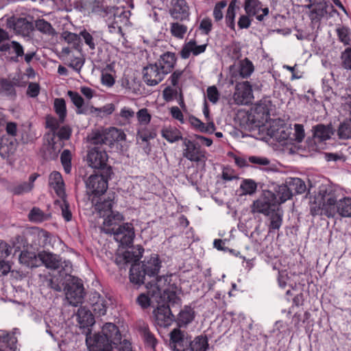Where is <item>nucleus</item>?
I'll use <instances>...</instances> for the list:
<instances>
[{"mask_svg":"<svg viewBox=\"0 0 351 351\" xmlns=\"http://www.w3.org/2000/svg\"><path fill=\"white\" fill-rule=\"evenodd\" d=\"M237 116L242 115V122L250 130L266 129L269 135L274 133L285 125V121L279 117L271 118L270 111H237ZM274 117L276 115L273 114Z\"/></svg>","mask_w":351,"mask_h":351,"instance_id":"obj_1","label":"nucleus"},{"mask_svg":"<svg viewBox=\"0 0 351 351\" xmlns=\"http://www.w3.org/2000/svg\"><path fill=\"white\" fill-rule=\"evenodd\" d=\"M119 328L113 323H106L101 331L86 337V342L90 351H111L123 342Z\"/></svg>","mask_w":351,"mask_h":351,"instance_id":"obj_2","label":"nucleus"},{"mask_svg":"<svg viewBox=\"0 0 351 351\" xmlns=\"http://www.w3.org/2000/svg\"><path fill=\"white\" fill-rule=\"evenodd\" d=\"M114 172L112 167L106 169L104 172H95L85 181L86 193L94 197L105 193L108 187V181L112 179Z\"/></svg>","mask_w":351,"mask_h":351,"instance_id":"obj_3","label":"nucleus"},{"mask_svg":"<svg viewBox=\"0 0 351 351\" xmlns=\"http://www.w3.org/2000/svg\"><path fill=\"white\" fill-rule=\"evenodd\" d=\"M252 86L249 82H239L236 84L235 92L232 97H222V103L230 108L232 105H247L252 103L253 99Z\"/></svg>","mask_w":351,"mask_h":351,"instance_id":"obj_4","label":"nucleus"},{"mask_svg":"<svg viewBox=\"0 0 351 351\" xmlns=\"http://www.w3.org/2000/svg\"><path fill=\"white\" fill-rule=\"evenodd\" d=\"M339 194L332 186V191L330 193V197L327 199L328 202V213L334 217L337 214L342 217H351V198L343 197L338 199Z\"/></svg>","mask_w":351,"mask_h":351,"instance_id":"obj_5","label":"nucleus"},{"mask_svg":"<svg viewBox=\"0 0 351 351\" xmlns=\"http://www.w3.org/2000/svg\"><path fill=\"white\" fill-rule=\"evenodd\" d=\"M64 289L66 291V297L69 302L77 306L82 303L85 295V290L82 280L73 276H70L66 280Z\"/></svg>","mask_w":351,"mask_h":351,"instance_id":"obj_6","label":"nucleus"},{"mask_svg":"<svg viewBox=\"0 0 351 351\" xmlns=\"http://www.w3.org/2000/svg\"><path fill=\"white\" fill-rule=\"evenodd\" d=\"M106 234H113L114 240L122 247H130L135 237L134 228L131 223H123L117 228H108Z\"/></svg>","mask_w":351,"mask_h":351,"instance_id":"obj_7","label":"nucleus"},{"mask_svg":"<svg viewBox=\"0 0 351 351\" xmlns=\"http://www.w3.org/2000/svg\"><path fill=\"white\" fill-rule=\"evenodd\" d=\"M112 304L111 297L102 295L98 292H91L88 295L86 306L97 317L106 314L107 309Z\"/></svg>","mask_w":351,"mask_h":351,"instance_id":"obj_8","label":"nucleus"},{"mask_svg":"<svg viewBox=\"0 0 351 351\" xmlns=\"http://www.w3.org/2000/svg\"><path fill=\"white\" fill-rule=\"evenodd\" d=\"M144 248L140 245L132 246L131 250L117 252L114 257V263L119 269H125L128 264L138 262L143 256Z\"/></svg>","mask_w":351,"mask_h":351,"instance_id":"obj_9","label":"nucleus"},{"mask_svg":"<svg viewBox=\"0 0 351 351\" xmlns=\"http://www.w3.org/2000/svg\"><path fill=\"white\" fill-rule=\"evenodd\" d=\"M108 154L105 149L99 147H94L88 151L87 161L89 165L95 169V172H104L106 169L112 167L107 163Z\"/></svg>","mask_w":351,"mask_h":351,"instance_id":"obj_10","label":"nucleus"},{"mask_svg":"<svg viewBox=\"0 0 351 351\" xmlns=\"http://www.w3.org/2000/svg\"><path fill=\"white\" fill-rule=\"evenodd\" d=\"M29 239H31L30 246L38 249V247H53V235L38 227H33L29 229Z\"/></svg>","mask_w":351,"mask_h":351,"instance_id":"obj_11","label":"nucleus"},{"mask_svg":"<svg viewBox=\"0 0 351 351\" xmlns=\"http://www.w3.org/2000/svg\"><path fill=\"white\" fill-rule=\"evenodd\" d=\"M45 139L46 143L43 144L41 148L43 157L47 160L56 159L63 147V142H58L56 140L55 132L47 134Z\"/></svg>","mask_w":351,"mask_h":351,"instance_id":"obj_12","label":"nucleus"},{"mask_svg":"<svg viewBox=\"0 0 351 351\" xmlns=\"http://www.w3.org/2000/svg\"><path fill=\"white\" fill-rule=\"evenodd\" d=\"M183 144L186 147L184 151V157L191 161L205 162L207 159L206 151L202 149L198 143L184 138Z\"/></svg>","mask_w":351,"mask_h":351,"instance_id":"obj_13","label":"nucleus"},{"mask_svg":"<svg viewBox=\"0 0 351 351\" xmlns=\"http://www.w3.org/2000/svg\"><path fill=\"white\" fill-rule=\"evenodd\" d=\"M331 191L332 186L330 185L322 186L319 188V195L321 197V202L319 205L315 203L311 206L310 211L313 216L326 215L328 217H331L328 213L329 201L327 200L330 197V193Z\"/></svg>","mask_w":351,"mask_h":351,"instance_id":"obj_14","label":"nucleus"},{"mask_svg":"<svg viewBox=\"0 0 351 351\" xmlns=\"http://www.w3.org/2000/svg\"><path fill=\"white\" fill-rule=\"evenodd\" d=\"M149 285L152 287V297L159 298L160 300L165 302L166 305L175 306L176 304L180 305L181 304V298L178 296L180 293L175 292V291H169L164 289L163 292L161 293V290L157 283L152 284V281L147 282L146 287L149 288Z\"/></svg>","mask_w":351,"mask_h":351,"instance_id":"obj_15","label":"nucleus"},{"mask_svg":"<svg viewBox=\"0 0 351 351\" xmlns=\"http://www.w3.org/2000/svg\"><path fill=\"white\" fill-rule=\"evenodd\" d=\"M162 262L159 256L156 254H152L149 258H145L142 262V267L148 278H154V284L161 281L162 277L158 276V273L161 268Z\"/></svg>","mask_w":351,"mask_h":351,"instance_id":"obj_16","label":"nucleus"},{"mask_svg":"<svg viewBox=\"0 0 351 351\" xmlns=\"http://www.w3.org/2000/svg\"><path fill=\"white\" fill-rule=\"evenodd\" d=\"M154 322L156 326L167 328L175 322L176 317L172 313L169 305L162 304L158 305L156 308L153 311Z\"/></svg>","mask_w":351,"mask_h":351,"instance_id":"obj_17","label":"nucleus"},{"mask_svg":"<svg viewBox=\"0 0 351 351\" xmlns=\"http://www.w3.org/2000/svg\"><path fill=\"white\" fill-rule=\"evenodd\" d=\"M169 346L173 351H187L189 339L184 331L179 328L173 329L169 333Z\"/></svg>","mask_w":351,"mask_h":351,"instance_id":"obj_18","label":"nucleus"},{"mask_svg":"<svg viewBox=\"0 0 351 351\" xmlns=\"http://www.w3.org/2000/svg\"><path fill=\"white\" fill-rule=\"evenodd\" d=\"M143 79L149 86H156L163 80L167 75L158 65V63L144 67Z\"/></svg>","mask_w":351,"mask_h":351,"instance_id":"obj_19","label":"nucleus"},{"mask_svg":"<svg viewBox=\"0 0 351 351\" xmlns=\"http://www.w3.org/2000/svg\"><path fill=\"white\" fill-rule=\"evenodd\" d=\"M6 26L8 29H12L15 34L23 36H27L34 29L32 23L26 19L14 16L7 19Z\"/></svg>","mask_w":351,"mask_h":351,"instance_id":"obj_20","label":"nucleus"},{"mask_svg":"<svg viewBox=\"0 0 351 351\" xmlns=\"http://www.w3.org/2000/svg\"><path fill=\"white\" fill-rule=\"evenodd\" d=\"M95 197L92 199L95 211L100 217H104L110 213L112 212V206L114 204V194H108L106 197H99V199L95 202Z\"/></svg>","mask_w":351,"mask_h":351,"instance_id":"obj_21","label":"nucleus"},{"mask_svg":"<svg viewBox=\"0 0 351 351\" xmlns=\"http://www.w3.org/2000/svg\"><path fill=\"white\" fill-rule=\"evenodd\" d=\"M169 14L172 18L184 21L189 17V8L185 0H171Z\"/></svg>","mask_w":351,"mask_h":351,"instance_id":"obj_22","label":"nucleus"},{"mask_svg":"<svg viewBox=\"0 0 351 351\" xmlns=\"http://www.w3.org/2000/svg\"><path fill=\"white\" fill-rule=\"evenodd\" d=\"M315 6L310 11L309 18L313 23H319L322 19L328 14L329 3L324 0L314 1Z\"/></svg>","mask_w":351,"mask_h":351,"instance_id":"obj_23","label":"nucleus"},{"mask_svg":"<svg viewBox=\"0 0 351 351\" xmlns=\"http://www.w3.org/2000/svg\"><path fill=\"white\" fill-rule=\"evenodd\" d=\"M0 51L2 52H8L9 54H14L10 57V60L14 62H20L24 55L23 47L17 41H11L8 45H1Z\"/></svg>","mask_w":351,"mask_h":351,"instance_id":"obj_24","label":"nucleus"},{"mask_svg":"<svg viewBox=\"0 0 351 351\" xmlns=\"http://www.w3.org/2000/svg\"><path fill=\"white\" fill-rule=\"evenodd\" d=\"M146 277H147V276L141 263L134 262L132 264L129 274V278L131 283L137 287H140L145 284Z\"/></svg>","mask_w":351,"mask_h":351,"instance_id":"obj_25","label":"nucleus"},{"mask_svg":"<svg viewBox=\"0 0 351 351\" xmlns=\"http://www.w3.org/2000/svg\"><path fill=\"white\" fill-rule=\"evenodd\" d=\"M77 320L81 328L87 329L90 330L91 327L95 324V315L92 311L86 305L81 306L77 311Z\"/></svg>","mask_w":351,"mask_h":351,"instance_id":"obj_26","label":"nucleus"},{"mask_svg":"<svg viewBox=\"0 0 351 351\" xmlns=\"http://www.w3.org/2000/svg\"><path fill=\"white\" fill-rule=\"evenodd\" d=\"M38 257L47 268L51 269L60 268L61 258L59 255L43 250L38 253Z\"/></svg>","mask_w":351,"mask_h":351,"instance_id":"obj_27","label":"nucleus"},{"mask_svg":"<svg viewBox=\"0 0 351 351\" xmlns=\"http://www.w3.org/2000/svg\"><path fill=\"white\" fill-rule=\"evenodd\" d=\"M195 317V312L194 309L191 306L185 305L178 313L175 322L179 328H186L194 320Z\"/></svg>","mask_w":351,"mask_h":351,"instance_id":"obj_28","label":"nucleus"},{"mask_svg":"<svg viewBox=\"0 0 351 351\" xmlns=\"http://www.w3.org/2000/svg\"><path fill=\"white\" fill-rule=\"evenodd\" d=\"M206 46L207 45H197L195 40H191L183 45L180 53L183 59H187L191 53H193V56H198L204 52Z\"/></svg>","mask_w":351,"mask_h":351,"instance_id":"obj_29","label":"nucleus"},{"mask_svg":"<svg viewBox=\"0 0 351 351\" xmlns=\"http://www.w3.org/2000/svg\"><path fill=\"white\" fill-rule=\"evenodd\" d=\"M177 61L176 56L173 52L167 51L162 53L158 59V66L166 73H169L174 68Z\"/></svg>","mask_w":351,"mask_h":351,"instance_id":"obj_30","label":"nucleus"},{"mask_svg":"<svg viewBox=\"0 0 351 351\" xmlns=\"http://www.w3.org/2000/svg\"><path fill=\"white\" fill-rule=\"evenodd\" d=\"M17 142L14 138L3 136L0 141V156L3 158L13 155L16 150Z\"/></svg>","mask_w":351,"mask_h":351,"instance_id":"obj_31","label":"nucleus"},{"mask_svg":"<svg viewBox=\"0 0 351 351\" xmlns=\"http://www.w3.org/2000/svg\"><path fill=\"white\" fill-rule=\"evenodd\" d=\"M192 128L200 132L212 134L215 130V125L213 121L206 123H203L200 119L194 116H188V121Z\"/></svg>","mask_w":351,"mask_h":351,"instance_id":"obj_32","label":"nucleus"},{"mask_svg":"<svg viewBox=\"0 0 351 351\" xmlns=\"http://www.w3.org/2000/svg\"><path fill=\"white\" fill-rule=\"evenodd\" d=\"M106 145L111 147L115 142L123 141L125 139L126 135L121 129L111 127L104 130Z\"/></svg>","mask_w":351,"mask_h":351,"instance_id":"obj_33","label":"nucleus"},{"mask_svg":"<svg viewBox=\"0 0 351 351\" xmlns=\"http://www.w3.org/2000/svg\"><path fill=\"white\" fill-rule=\"evenodd\" d=\"M274 204L265 202L264 198L259 197L254 200L251 206V212L252 213H261L265 216H269L271 211H274Z\"/></svg>","mask_w":351,"mask_h":351,"instance_id":"obj_34","label":"nucleus"},{"mask_svg":"<svg viewBox=\"0 0 351 351\" xmlns=\"http://www.w3.org/2000/svg\"><path fill=\"white\" fill-rule=\"evenodd\" d=\"M104 218V220L101 230L105 233L106 229L117 228L119 226H121L119 223L124 220L123 215L117 211H112Z\"/></svg>","mask_w":351,"mask_h":351,"instance_id":"obj_35","label":"nucleus"},{"mask_svg":"<svg viewBox=\"0 0 351 351\" xmlns=\"http://www.w3.org/2000/svg\"><path fill=\"white\" fill-rule=\"evenodd\" d=\"M16 343L17 338L14 333L4 331L3 334L0 335V351H16Z\"/></svg>","mask_w":351,"mask_h":351,"instance_id":"obj_36","label":"nucleus"},{"mask_svg":"<svg viewBox=\"0 0 351 351\" xmlns=\"http://www.w3.org/2000/svg\"><path fill=\"white\" fill-rule=\"evenodd\" d=\"M189 351H206L208 348V339L206 335H199L193 341L189 339Z\"/></svg>","mask_w":351,"mask_h":351,"instance_id":"obj_37","label":"nucleus"},{"mask_svg":"<svg viewBox=\"0 0 351 351\" xmlns=\"http://www.w3.org/2000/svg\"><path fill=\"white\" fill-rule=\"evenodd\" d=\"M269 217V224L268 226L269 232H272L278 230L282 223L283 211L277 208L268 216Z\"/></svg>","mask_w":351,"mask_h":351,"instance_id":"obj_38","label":"nucleus"},{"mask_svg":"<svg viewBox=\"0 0 351 351\" xmlns=\"http://www.w3.org/2000/svg\"><path fill=\"white\" fill-rule=\"evenodd\" d=\"M16 82L8 79H0V95L14 98L16 95Z\"/></svg>","mask_w":351,"mask_h":351,"instance_id":"obj_39","label":"nucleus"},{"mask_svg":"<svg viewBox=\"0 0 351 351\" xmlns=\"http://www.w3.org/2000/svg\"><path fill=\"white\" fill-rule=\"evenodd\" d=\"M38 254L35 252L22 250L19 255V261L29 267H36L38 266Z\"/></svg>","mask_w":351,"mask_h":351,"instance_id":"obj_40","label":"nucleus"},{"mask_svg":"<svg viewBox=\"0 0 351 351\" xmlns=\"http://www.w3.org/2000/svg\"><path fill=\"white\" fill-rule=\"evenodd\" d=\"M162 136L169 143H174L179 140H183L180 132L173 127H165L161 130Z\"/></svg>","mask_w":351,"mask_h":351,"instance_id":"obj_41","label":"nucleus"},{"mask_svg":"<svg viewBox=\"0 0 351 351\" xmlns=\"http://www.w3.org/2000/svg\"><path fill=\"white\" fill-rule=\"evenodd\" d=\"M248 161L259 167H263L262 169L267 172L274 171L276 169L274 165H271L270 160L266 157L251 156L248 158Z\"/></svg>","mask_w":351,"mask_h":351,"instance_id":"obj_42","label":"nucleus"},{"mask_svg":"<svg viewBox=\"0 0 351 351\" xmlns=\"http://www.w3.org/2000/svg\"><path fill=\"white\" fill-rule=\"evenodd\" d=\"M31 239H29V230L22 234L16 235L12 242L13 247L15 251H20L21 248H25L30 245Z\"/></svg>","mask_w":351,"mask_h":351,"instance_id":"obj_43","label":"nucleus"},{"mask_svg":"<svg viewBox=\"0 0 351 351\" xmlns=\"http://www.w3.org/2000/svg\"><path fill=\"white\" fill-rule=\"evenodd\" d=\"M51 217V214L45 213L38 207H33L28 214L29 220L36 223H40L49 220Z\"/></svg>","mask_w":351,"mask_h":351,"instance_id":"obj_44","label":"nucleus"},{"mask_svg":"<svg viewBox=\"0 0 351 351\" xmlns=\"http://www.w3.org/2000/svg\"><path fill=\"white\" fill-rule=\"evenodd\" d=\"M258 185L262 187L263 184L257 183L252 179H243L241 181L240 189L243 195H252L256 192Z\"/></svg>","mask_w":351,"mask_h":351,"instance_id":"obj_45","label":"nucleus"},{"mask_svg":"<svg viewBox=\"0 0 351 351\" xmlns=\"http://www.w3.org/2000/svg\"><path fill=\"white\" fill-rule=\"evenodd\" d=\"M276 192L279 205L291 199L293 196V193H291L287 183L286 184L278 186L276 189Z\"/></svg>","mask_w":351,"mask_h":351,"instance_id":"obj_46","label":"nucleus"},{"mask_svg":"<svg viewBox=\"0 0 351 351\" xmlns=\"http://www.w3.org/2000/svg\"><path fill=\"white\" fill-rule=\"evenodd\" d=\"M36 29L43 34L53 36L56 34V29L51 24L45 19H38L35 21Z\"/></svg>","mask_w":351,"mask_h":351,"instance_id":"obj_47","label":"nucleus"},{"mask_svg":"<svg viewBox=\"0 0 351 351\" xmlns=\"http://www.w3.org/2000/svg\"><path fill=\"white\" fill-rule=\"evenodd\" d=\"M157 134L154 128L142 127L137 130V139L141 140L142 142L149 141L156 137Z\"/></svg>","mask_w":351,"mask_h":351,"instance_id":"obj_48","label":"nucleus"},{"mask_svg":"<svg viewBox=\"0 0 351 351\" xmlns=\"http://www.w3.org/2000/svg\"><path fill=\"white\" fill-rule=\"evenodd\" d=\"M254 70L252 62L247 58L239 62L238 75L242 78H247L251 75Z\"/></svg>","mask_w":351,"mask_h":351,"instance_id":"obj_49","label":"nucleus"},{"mask_svg":"<svg viewBox=\"0 0 351 351\" xmlns=\"http://www.w3.org/2000/svg\"><path fill=\"white\" fill-rule=\"evenodd\" d=\"M293 195L295 194L304 193L306 190L305 182L299 178H291L287 182Z\"/></svg>","mask_w":351,"mask_h":351,"instance_id":"obj_50","label":"nucleus"},{"mask_svg":"<svg viewBox=\"0 0 351 351\" xmlns=\"http://www.w3.org/2000/svg\"><path fill=\"white\" fill-rule=\"evenodd\" d=\"M261 2L259 0H245L244 10L248 16H256L261 9Z\"/></svg>","mask_w":351,"mask_h":351,"instance_id":"obj_51","label":"nucleus"},{"mask_svg":"<svg viewBox=\"0 0 351 351\" xmlns=\"http://www.w3.org/2000/svg\"><path fill=\"white\" fill-rule=\"evenodd\" d=\"M145 343L147 346L155 350L158 341L154 335L151 332L147 326H143L141 328Z\"/></svg>","mask_w":351,"mask_h":351,"instance_id":"obj_52","label":"nucleus"},{"mask_svg":"<svg viewBox=\"0 0 351 351\" xmlns=\"http://www.w3.org/2000/svg\"><path fill=\"white\" fill-rule=\"evenodd\" d=\"M104 137H106L104 131L95 130L87 136V141L97 147L98 145H106Z\"/></svg>","mask_w":351,"mask_h":351,"instance_id":"obj_53","label":"nucleus"},{"mask_svg":"<svg viewBox=\"0 0 351 351\" xmlns=\"http://www.w3.org/2000/svg\"><path fill=\"white\" fill-rule=\"evenodd\" d=\"M313 137L319 142H322L330 138L329 128L322 124H319L314 128Z\"/></svg>","mask_w":351,"mask_h":351,"instance_id":"obj_54","label":"nucleus"},{"mask_svg":"<svg viewBox=\"0 0 351 351\" xmlns=\"http://www.w3.org/2000/svg\"><path fill=\"white\" fill-rule=\"evenodd\" d=\"M237 0H232L228 5L226 15V23L228 27L232 29H234L235 23V10L237 8Z\"/></svg>","mask_w":351,"mask_h":351,"instance_id":"obj_55","label":"nucleus"},{"mask_svg":"<svg viewBox=\"0 0 351 351\" xmlns=\"http://www.w3.org/2000/svg\"><path fill=\"white\" fill-rule=\"evenodd\" d=\"M337 135L341 139L351 138V119L346 120L339 125Z\"/></svg>","mask_w":351,"mask_h":351,"instance_id":"obj_56","label":"nucleus"},{"mask_svg":"<svg viewBox=\"0 0 351 351\" xmlns=\"http://www.w3.org/2000/svg\"><path fill=\"white\" fill-rule=\"evenodd\" d=\"M148 289H151L147 291V293H141L137 297L136 300V303L143 309H146V308H147L150 306V304H151V298H153L152 296L153 287H151L149 285V288Z\"/></svg>","mask_w":351,"mask_h":351,"instance_id":"obj_57","label":"nucleus"},{"mask_svg":"<svg viewBox=\"0 0 351 351\" xmlns=\"http://www.w3.org/2000/svg\"><path fill=\"white\" fill-rule=\"evenodd\" d=\"M32 189L26 182L10 186V191L14 195H21L32 191Z\"/></svg>","mask_w":351,"mask_h":351,"instance_id":"obj_58","label":"nucleus"},{"mask_svg":"<svg viewBox=\"0 0 351 351\" xmlns=\"http://www.w3.org/2000/svg\"><path fill=\"white\" fill-rule=\"evenodd\" d=\"M62 165L66 173L71 171V153L69 149H64L60 156Z\"/></svg>","mask_w":351,"mask_h":351,"instance_id":"obj_59","label":"nucleus"},{"mask_svg":"<svg viewBox=\"0 0 351 351\" xmlns=\"http://www.w3.org/2000/svg\"><path fill=\"white\" fill-rule=\"evenodd\" d=\"M337 36L339 40L344 45H350L351 42L350 29L345 26L337 29Z\"/></svg>","mask_w":351,"mask_h":351,"instance_id":"obj_60","label":"nucleus"},{"mask_svg":"<svg viewBox=\"0 0 351 351\" xmlns=\"http://www.w3.org/2000/svg\"><path fill=\"white\" fill-rule=\"evenodd\" d=\"M62 38L69 44L73 45V47L77 49L80 42V36L70 32H64L62 35Z\"/></svg>","mask_w":351,"mask_h":351,"instance_id":"obj_61","label":"nucleus"},{"mask_svg":"<svg viewBox=\"0 0 351 351\" xmlns=\"http://www.w3.org/2000/svg\"><path fill=\"white\" fill-rule=\"evenodd\" d=\"M206 98L213 104H215L219 100L222 101V97H220V94L215 86L207 88Z\"/></svg>","mask_w":351,"mask_h":351,"instance_id":"obj_62","label":"nucleus"},{"mask_svg":"<svg viewBox=\"0 0 351 351\" xmlns=\"http://www.w3.org/2000/svg\"><path fill=\"white\" fill-rule=\"evenodd\" d=\"M186 31V26L178 23H171V32L175 37L182 38Z\"/></svg>","mask_w":351,"mask_h":351,"instance_id":"obj_63","label":"nucleus"},{"mask_svg":"<svg viewBox=\"0 0 351 351\" xmlns=\"http://www.w3.org/2000/svg\"><path fill=\"white\" fill-rule=\"evenodd\" d=\"M261 198H264L265 202L271 203L274 204V208H278L279 205L278 203V198L275 193L269 190H263L262 193L260 196Z\"/></svg>","mask_w":351,"mask_h":351,"instance_id":"obj_64","label":"nucleus"}]
</instances>
